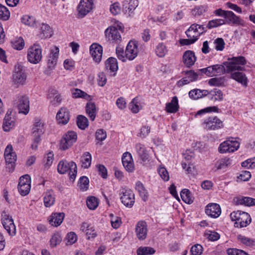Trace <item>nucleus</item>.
I'll list each match as a JSON object with an SVG mask.
<instances>
[{"mask_svg":"<svg viewBox=\"0 0 255 255\" xmlns=\"http://www.w3.org/2000/svg\"><path fill=\"white\" fill-rule=\"evenodd\" d=\"M183 157L187 161V163L184 161L181 163L182 168L185 170V174H192L194 166L191 163V161L195 157V153L192 151L187 150L183 153Z\"/></svg>","mask_w":255,"mask_h":255,"instance_id":"nucleus-8","label":"nucleus"},{"mask_svg":"<svg viewBox=\"0 0 255 255\" xmlns=\"http://www.w3.org/2000/svg\"><path fill=\"white\" fill-rule=\"evenodd\" d=\"M17 106L19 113L27 115L29 111V101L28 98L24 95L18 96Z\"/></svg>","mask_w":255,"mask_h":255,"instance_id":"nucleus-14","label":"nucleus"},{"mask_svg":"<svg viewBox=\"0 0 255 255\" xmlns=\"http://www.w3.org/2000/svg\"><path fill=\"white\" fill-rule=\"evenodd\" d=\"M252 219L249 214L242 212L239 216L238 221L235 223V227L237 228L246 227L251 222Z\"/></svg>","mask_w":255,"mask_h":255,"instance_id":"nucleus-21","label":"nucleus"},{"mask_svg":"<svg viewBox=\"0 0 255 255\" xmlns=\"http://www.w3.org/2000/svg\"><path fill=\"white\" fill-rule=\"evenodd\" d=\"M135 232L138 240L141 241L145 240L147 234L146 223L143 221L138 222L135 226Z\"/></svg>","mask_w":255,"mask_h":255,"instance_id":"nucleus-15","label":"nucleus"},{"mask_svg":"<svg viewBox=\"0 0 255 255\" xmlns=\"http://www.w3.org/2000/svg\"><path fill=\"white\" fill-rule=\"evenodd\" d=\"M59 48L55 46L50 50V53L48 59V67L51 70L54 68L57 64V59L59 56Z\"/></svg>","mask_w":255,"mask_h":255,"instance_id":"nucleus-22","label":"nucleus"},{"mask_svg":"<svg viewBox=\"0 0 255 255\" xmlns=\"http://www.w3.org/2000/svg\"><path fill=\"white\" fill-rule=\"evenodd\" d=\"M55 202V194L53 190H49L43 194V202L46 207H50Z\"/></svg>","mask_w":255,"mask_h":255,"instance_id":"nucleus-26","label":"nucleus"},{"mask_svg":"<svg viewBox=\"0 0 255 255\" xmlns=\"http://www.w3.org/2000/svg\"><path fill=\"white\" fill-rule=\"evenodd\" d=\"M240 143L234 140L232 137L222 142L218 147V151L220 153H232L237 151L240 147Z\"/></svg>","mask_w":255,"mask_h":255,"instance_id":"nucleus-4","label":"nucleus"},{"mask_svg":"<svg viewBox=\"0 0 255 255\" xmlns=\"http://www.w3.org/2000/svg\"><path fill=\"white\" fill-rule=\"evenodd\" d=\"M57 170L61 174L68 173V175H76L77 173V167L73 161H60L58 164Z\"/></svg>","mask_w":255,"mask_h":255,"instance_id":"nucleus-5","label":"nucleus"},{"mask_svg":"<svg viewBox=\"0 0 255 255\" xmlns=\"http://www.w3.org/2000/svg\"><path fill=\"white\" fill-rule=\"evenodd\" d=\"M31 185H22L18 184V190L20 194L23 196L27 195L30 191Z\"/></svg>","mask_w":255,"mask_h":255,"instance_id":"nucleus-64","label":"nucleus"},{"mask_svg":"<svg viewBox=\"0 0 255 255\" xmlns=\"http://www.w3.org/2000/svg\"><path fill=\"white\" fill-rule=\"evenodd\" d=\"M61 241L62 238L61 236L58 234H54L50 240V246L52 248H54L57 245H59Z\"/></svg>","mask_w":255,"mask_h":255,"instance_id":"nucleus-57","label":"nucleus"},{"mask_svg":"<svg viewBox=\"0 0 255 255\" xmlns=\"http://www.w3.org/2000/svg\"><path fill=\"white\" fill-rule=\"evenodd\" d=\"M1 222L4 229L10 236H14L16 234V227L13 220L5 212L1 214Z\"/></svg>","mask_w":255,"mask_h":255,"instance_id":"nucleus-10","label":"nucleus"},{"mask_svg":"<svg viewBox=\"0 0 255 255\" xmlns=\"http://www.w3.org/2000/svg\"><path fill=\"white\" fill-rule=\"evenodd\" d=\"M42 58V49L39 45L34 44L27 50V59L33 64L38 63Z\"/></svg>","mask_w":255,"mask_h":255,"instance_id":"nucleus-6","label":"nucleus"},{"mask_svg":"<svg viewBox=\"0 0 255 255\" xmlns=\"http://www.w3.org/2000/svg\"><path fill=\"white\" fill-rule=\"evenodd\" d=\"M10 12L8 8L4 5L0 4V19L6 21L10 17Z\"/></svg>","mask_w":255,"mask_h":255,"instance_id":"nucleus-48","label":"nucleus"},{"mask_svg":"<svg viewBox=\"0 0 255 255\" xmlns=\"http://www.w3.org/2000/svg\"><path fill=\"white\" fill-rule=\"evenodd\" d=\"M225 24H233L242 26H246L245 21L239 16L236 15L232 11L227 10L225 15Z\"/></svg>","mask_w":255,"mask_h":255,"instance_id":"nucleus-13","label":"nucleus"},{"mask_svg":"<svg viewBox=\"0 0 255 255\" xmlns=\"http://www.w3.org/2000/svg\"><path fill=\"white\" fill-rule=\"evenodd\" d=\"M203 249L201 245L196 244L191 247L190 253L192 255H201L203 253Z\"/></svg>","mask_w":255,"mask_h":255,"instance_id":"nucleus-62","label":"nucleus"},{"mask_svg":"<svg viewBox=\"0 0 255 255\" xmlns=\"http://www.w3.org/2000/svg\"><path fill=\"white\" fill-rule=\"evenodd\" d=\"M26 79V75L22 70L20 66H18L15 69L13 75V81L17 85H23L24 84Z\"/></svg>","mask_w":255,"mask_h":255,"instance_id":"nucleus-18","label":"nucleus"},{"mask_svg":"<svg viewBox=\"0 0 255 255\" xmlns=\"http://www.w3.org/2000/svg\"><path fill=\"white\" fill-rule=\"evenodd\" d=\"M184 63L187 67H190L194 64L196 61V57L194 53L191 51H186L183 56Z\"/></svg>","mask_w":255,"mask_h":255,"instance_id":"nucleus-28","label":"nucleus"},{"mask_svg":"<svg viewBox=\"0 0 255 255\" xmlns=\"http://www.w3.org/2000/svg\"><path fill=\"white\" fill-rule=\"evenodd\" d=\"M4 156L6 169L9 173H11L15 168V162L17 159V156L10 144H8L6 147L4 152Z\"/></svg>","mask_w":255,"mask_h":255,"instance_id":"nucleus-3","label":"nucleus"},{"mask_svg":"<svg viewBox=\"0 0 255 255\" xmlns=\"http://www.w3.org/2000/svg\"><path fill=\"white\" fill-rule=\"evenodd\" d=\"M226 67V73H231V78L237 81L245 87L248 86V78L241 71H245L243 66L247 64L245 57L239 56L228 58V61L224 62Z\"/></svg>","mask_w":255,"mask_h":255,"instance_id":"nucleus-1","label":"nucleus"},{"mask_svg":"<svg viewBox=\"0 0 255 255\" xmlns=\"http://www.w3.org/2000/svg\"><path fill=\"white\" fill-rule=\"evenodd\" d=\"M204 236L210 241H217L220 238V235L215 232L207 231L204 234Z\"/></svg>","mask_w":255,"mask_h":255,"instance_id":"nucleus-55","label":"nucleus"},{"mask_svg":"<svg viewBox=\"0 0 255 255\" xmlns=\"http://www.w3.org/2000/svg\"><path fill=\"white\" fill-rule=\"evenodd\" d=\"M106 68L110 72H113V75L118 69V62L116 58L114 57L109 58L105 62Z\"/></svg>","mask_w":255,"mask_h":255,"instance_id":"nucleus-30","label":"nucleus"},{"mask_svg":"<svg viewBox=\"0 0 255 255\" xmlns=\"http://www.w3.org/2000/svg\"><path fill=\"white\" fill-rule=\"evenodd\" d=\"M94 0H81L78 7L79 14L85 16L92 9Z\"/></svg>","mask_w":255,"mask_h":255,"instance_id":"nucleus-16","label":"nucleus"},{"mask_svg":"<svg viewBox=\"0 0 255 255\" xmlns=\"http://www.w3.org/2000/svg\"><path fill=\"white\" fill-rule=\"evenodd\" d=\"M107 77L103 72H100L98 74L97 81L99 86L104 87L107 83Z\"/></svg>","mask_w":255,"mask_h":255,"instance_id":"nucleus-58","label":"nucleus"},{"mask_svg":"<svg viewBox=\"0 0 255 255\" xmlns=\"http://www.w3.org/2000/svg\"><path fill=\"white\" fill-rule=\"evenodd\" d=\"M54 160V154L52 151H49L44 158V166L45 168H49Z\"/></svg>","mask_w":255,"mask_h":255,"instance_id":"nucleus-52","label":"nucleus"},{"mask_svg":"<svg viewBox=\"0 0 255 255\" xmlns=\"http://www.w3.org/2000/svg\"><path fill=\"white\" fill-rule=\"evenodd\" d=\"M116 52L117 57L122 62L132 61L137 56L139 52L138 42L135 40H130L128 42L125 51L122 47L118 46Z\"/></svg>","mask_w":255,"mask_h":255,"instance_id":"nucleus-2","label":"nucleus"},{"mask_svg":"<svg viewBox=\"0 0 255 255\" xmlns=\"http://www.w3.org/2000/svg\"><path fill=\"white\" fill-rule=\"evenodd\" d=\"M202 125L203 128L207 130H217L224 127L223 121L216 116L205 119Z\"/></svg>","mask_w":255,"mask_h":255,"instance_id":"nucleus-7","label":"nucleus"},{"mask_svg":"<svg viewBox=\"0 0 255 255\" xmlns=\"http://www.w3.org/2000/svg\"><path fill=\"white\" fill-rule=\"evenodd\" d=\"M219 108L216 106L209 107H207L205 109H202L201 110H199L196 114L195 116H196L198 115H201L202 114L207 113H212V112L219 113Z\"/></svg>","mask_w":255,"mask_h":255,"instance_id":"nucleus-56","label":"nucleus"},{"mask_svg":"<svg viewBox=\"0 0 255 255\" xmlns=\"http://www.w3.org/2000/svg\"><path fill=\"white\" fill-rule=\"evenodd\" d=\"M237 239L240 243L247 246L252 247L255 245V242L254 240L244 236L239 235Z\"/></svg>","mask_w":255,"mask_h":255,"instance_id":"nucleus-49","label":"nucleus"},{"mask_svg":"<svg viewBox=\"0 0 255 255\" xmlns=\"http://www.w3.org/2000/svg\"><path fill=\"white\" fill-rule=\"evenodd\" d=\"M207 96L210 100L214 102L222 101L223 100V93L222 91L216 88L208 91Z\"/></svg>","mask_w":255,"mask_h":255,"instance_id":"nucleus-29","label":"nucleus"},{"mask_svg":"<svg viewBox=\"0 0 255 255\" xmlns=\"http://www.w3.org/2000/svg\"><path fill=\"white\" fill-rule=\"evenodd\" d=\"M232 164V160L230 158L225 157L218 160L215 166L217 169H221L226 168Z\"/></svg>","mask_w":255,"mask_h":255,"instance_id":"nucleus-44","label":"nucleus"},{"mask_svg":"<svg viewBox=\"0 0 255 255\" xmlns=\"http://www.w3.org/2000/svg\"><path fill=\"white\" fill-rule=\"evenodd\" d=\"M14 124L15 121L14 118L9 115L7 112L3 120L2 126L3 130L5 131H9L14 127Z\"/></svg>","mask_w":255,"mask_h":255,"instance_id":"nucleus-31","label":"nucleus"},{"mask_svg":"<svg viewBox=\"0 0 255 255\" xmlns=\"http://www.w3.org/2000/svg\"><path fill=\"white\" fill-rule=\"evenodd\" d=\"M129 109L133 113H137L139 110V104L137 102V99L135 98L129 104Z\"/></svg>","mask_w":255,"mask_h":255,"instance_id":"nucleus-63","label":"nucleus"},{"mask_svg":"<svg viewBox=\"0 0 255 255\" xmlns=\"http://www.w3.org/2000/svg\"><path fill=\"white\" fill-rule=\"evenodd\" d=\"M137 0H124L123 1V8L126 12L132 11L138 5Z\"/></svg>","mask_w":255,"mask_h":255,"instance_id":"nucleus-36","label":"nucleus"},{"mask_svg":"<svg viewBox=\"0 0 255 255\" xmlns=\"http://www.w3.org/2000/svg\"><path fill=\"white\" fill-rule=\"evenodd\" d=\"M77 125L79 128L85 129L88 127L89 122L85 116L79 115L77 118Z\"/></svg>","mask_w":255,"mask_h":255,"instance_id":"nucleus-46","label":"nucleus"},{"mask_svg":"<svg viewBox=\"0 0 255 255\" xmlns=\"http://www.w3.org/2000/svg\"><path fill=\"white\" fill-rule=\"evenodd\" d=\"M77 138V135L74 131H68L62 137L60 141V149L65 150L71 147Z\"/></svg>","mask_w":255,"mask_h":255,"instance_id":"nucleus-11","label":"nucleus"},{"mask_svg":"<svg viewBox=\"0 0 255 255\" xmlns=\"http://www.w3.org/2000/svg\"><path fill=\"white\" fill-rule=\"evenodd\" d=\"M48 98L52 99L51 102L53 105H58L61 102V97L60 94L58 93L56 90L51 88L49 90L48 94Z\"/></svg>","mask_w":255,"mask_h":255,"instance_id":"nucleus-33","label":"nucleus"},{"mask_svg":"<svg viewBox=\"0 0 255 255\" xmlns=\"http://www.w3.org/2000/svg\"><path fill=\"white\" fill-rule=\"evenodd\" d=\"M239 203L241 204L247 206H254L255 205V199L249 197H244L239 201Z\"/></svg>","mask_w":255,"mask_h":255,"instance_id":"nucleus-60","label":"nucleus"},{"mask_svg":"<svg viewBox=\"0 0 255 255\" xmlns=\"http://www.w3.org/2000/svg\"><path fill=\"white\" fill-rule=\"evenodd\" d=\"M89 180L87 176H81L79 181L78 186L81 190L87 191L89 188Z\"/></svg>","mask_w":255,"mask_h":255,"instance_id":"nucleus-47","label":"nucleus"},{"mask_svg":"<svg viewBox=\"0 0 255 255\" xmlns=\"http://www.w3.org/2000/svg\"><path fill=\"white\" fill-rule=\"evenodd\" d=\"M52 30L48 24L42 23L40 27L39 36L41 38L50 37L52 35Z\"/></svg>","mask_w":255,"mask_h":255,"instance_id":"nucleus-38","label":"nucleus"},{"mask_svg":"<svg viewBox=\"0 0 255 255\" xmlns=\"http://www.w3.org/2000/svg\"><path fill=\"white\" fill-rule=\"evenodd\" d=\"M121 200L122 203L127 207L131 208L134 204V194L128 189H122L121 191Z\"/></svg>","mask_w":255,"mask_h":255,"instance_id":"nucleus-12","label":"nucleus"},{"mask_svg":"<svg viewBox=\"0 0 255 255\" xmlns=\"http://www.w3.org/2000/svg\"><path fill=\"white\" fill-rule=\"evenodd\" d=\"M56 119L59 124H67L70 119L69 111L65 108H61L56 115Z\"/></svg>","mask_w":255,"mask_h":255,"instance_id":"nucleus-25","label":"nucleus"},{"mask_svg":"<svg viewBox=\"0 0 255 255\" xmlns=\"http://www.w3.org/2000/svg\"><path fill=\"white\" fill-rule=\"evenodd\" d=\"M205 213L208 216L216 218L221 214V208L218 204L210 203L206 206Z\"/></svg>","mask_w":255,"mask_h":255,"instance_id":"nucleus-20","label":"nucleus"},{"mask_svg":"<svg viewBox=\"0 0 255 255\" xmlns=\"http://www.w3.org/2000/svg\"><path fill=\"white\" fill-rule=\"evenodd\" d=\"M86 111L90 119L92 121H94L95 119L97 112L95 103L91 102H88L86 106Z\"/></svg>","mask_w":255,"mask_h":255,"instance_id":"nucleus-34","label":"nucleus"},{"mask_svg":"<svg viewBox=\"0 0 255 255\" xmlns=\"http://www.w3.org/2000/svg\"><path fill=\"white\" fill-rule=\"evenodd\" d=\"M155 53L156 55L160 58L165 57L168 52V49L164 43L160 42L157 44L155 48Z\"/></svg>","mask_w":255,"mask_h":255,"instance_id":"nucleus-37","label":"nucleus"},{"mask_svg":"<svg viewBox=\"0 0 255 255\" xmlns=\"http://www.w3.org/2000/svg\"><path fill=\"white\" fill-rule=\"evenodd\" d=\"M72 97L74 98H83L90 101L91 97L83 91L79 89H74L72 91Z\"/></svg>","mask_w":255,"mask_h":255,"instance_id":"nucleus-41","label":"nucleus"},{"mask_svg":"<svg viewBox=\"0 0 255 255\" xmlns=\"http://www.w3.org/2000/svg\"><path fill=\"white\" fill-rule=\"evenodd\" d=\"M111 218V224L112 227L114 229H118L122 224V221L120 217L114 216L113 214H110Z\"/></svg>","mask_w":255,"mask_h":255,"instance_id":"nucleus-53","label":"nucleus"},{"mask_svg":"<svg viewBox=\"0 0 255 255\" xmlns=\"http://www.w3.org/2000/svg\"><path fill=\"white\" fill-rule=\"evenodd\" d=\"M135 190L138 192L139 195L142 200L146 202L148 200L149 194L148 191L145 189L143 184L140 181L136 182L135 186Z\"/></svg>","mask_w":255,"mask_h":255,"instance_id":"nucleus-27","label":"nucleus"},{"mask_svg":"<svg viewBox=\"0 0 255 255\" xmlns=\"http://www.w3.org/2000/svg\"><path fill=\"white\" fill-rule=\"evenodd\" d=\"M224 24H225V20H224V19L217 18L210 20L208 23L207 27L208 29H211Z\"/></svg>","mask_w":255,"mask_h":255,"instance_id":"nucleus-51","label":"nucleus"},{"mask_svg":"<svg viewBox=\"0 0 255 255\" xmlns=\"http://www.w3.org/2000/svg\"><path fill=\"white\" fill-rule=\"evenodd\" d=\"M12 47L16 50H20L22 49L24 46V41L22 37L16 38L11 42Z\"/></svg>","mask_w":255,"mask_h":255,"instance_id":"nucleus-54","label":"nucleus"},{"mask_svg":"<svg viewBox=\"0 0 255 255\" xmlns=\"http://www.w3.org/2000/svg\"><path fill=\"white\" fill-rule=\"evenodd\" d=\"M155 252V250L150 247H140L136 250L137 255H152Z\"/></svg>","mask_w":255,"mask_h":255,"instance_id":"nucleus-43","label":"nucleus"},{"mask_svg":"<svg viewBox=\"0 0 255 255\" xmlns=\"http://www.w3.org/2000/svg\"><path fill=\"white\" fill-rule=\"evenodd\" d=\"M65 217V214L61 213H52L49 217V224L53 227H58L63 222Z\"/></svg>","mask_w":255,"mask_h":255,"instance_id":"nucleus-24","label":"nucleus"},{"mask_svg":"<svg viewBox=\"0 0 255 255\" xmlns=\"http://www.w3.org/2000/svg\"><path fill=\"white\" fill-rule=\"evenodd\" d=\"M99 199L94 196L88 197L86 201L87 207L89 209L92 210H94L97 208L99 205Z\"/></svg>","mask_w":255,"mask_h":255,"instance_id":"nucleus-45","label":"nucleus"},{"mask_svg":"<svg viewBox=\"0 0 255 255\" xmlns=\"http://www.w3.org/2000/svg\"><path fill=\"white\" fill-rule=\"evenodd\" d=\"M208 93V91L207 90H201L199 89H194L190 91L189 92V97L194 99H198L199 98H202V97L207 96V94Z\"/></svg>","mask_w":255,"mask_h":255,"instance_id":"nucleus-40","label":"nucleus"},{"mask_svg":"<svg viewBox=\"0 0 255 255\" xmlns=\"http://www.w3.org/2000/svg\"><path fill=\"white\" fill-rule=\"evenodd\" d=\"M92 156L89 152H85L81 157V166L84 168H88L91 164Z\"/></svg>","mask_w":255,"mask_h":255,"instance_id":"nucleus-39","label":"nucleus"},{"mask_svg":"<svg viewBox=\"0 0 255 255\" xmlns=\"http://www.w3.org/2000/svg\"><path fill=\"white\" fill-rule=\"evenodd\" d=\"M191 30H193L196 33H199V36L203 32L206 31V28L203 25H199L198 24H193L189 27Z\"/></svg>","mask_w":255,"mask_h":255,"instance_id":"nucleus-61","label":"nucleus"},{"mask_svg":"<svg viewBox=\"0 0 255 255\" xmlns=\"http://www.w3.org/2000/svg\"><path fill=\"white\" fill-rule=\"evenodd\" d=\"M43 124L40 120H36L32 128V136L34 137L35 142L38 143L40 141V135L43 133Z\"/></svg>","mask_w":255,"mask_h":255,"instance_id":"nucleus-23","label":"nucleus"},{"mask_svg":"<svg viewBox=\"0 0 255 255\" xmlns=\"http://www.w3.org/2000/svg\"><path fill=\"white\" fill-rule=\"evenodd\" d=\"M202 73L208 77H213L221 75L226 72V66L216 64L200 70Z\"/></svg>","mask_w":255,"mask_h":255,"instance_id":"nucleus-9","label":"nucleus"},{"mask_svg":"<svg viewBox=\"0 0 255 255\" xmlns=\"http://www.w3.org/2000/svg\"><path fill=\"white\" fill-rule=\"evenodd\" d=\"M21 22L25 25L34 27L36 25V19L33 17L28 15H25L21 18Z\"/></svg>","mask_w":255,"mask_h":255,"instance_id":"nucleus-50","label":"nucleus"},{"mask_svg":"<svg viewBox=\"0 0 255 255\" xmlns=\"http://www.w3.org/2000/svg\"><path fill=\"white\" fill-rule=\"evenodd\" d=\"M208 84L210 86H223L224 85V81L221 78H213L209 80Z\"/></svg>","mask_w":255,"mask_h":255,"instance_id":"nucleus-59","label":"nucleus"},{"mask_svg":"<svg viewBox=\"0 0 255 255\" xmlns=\"http://www.w3.org/2000/svg\"><path fill=\"white\" fill-rule=\"evenodd\" d=\"M166 111L169 113H175L178 111V100L176 96L172 98L170 103L166 104Z\"/></svg>","mask_w":255,"mask_h":255,"instance_id":"nucleus-32","label":"nucleus"},{"mask_svg":"<svg viewBox=\"0 0 255 255\" xmlns=\"http://www.w3.org/2000/svg\"><path fill=\"white\" fill-rule=\"evenodd\" d=\"M136 151L142 161H145L148 158V152L143 144L138 143L135 145Z\"/></svg>","mask_w":255,"mask_h":255,"instance_id":"nucleus-35","label":"nucleus"},{"mask_svg":"<svg viewBox=\"0 0 255 255\" xmlns=\"http://www.w3.org/2000/svg\"><path fill=\"white\" fill-rule=\"evenodd\" d=\"M90 52L96 62L99 63L101 61L103 48L100 45L97 43L92 44L90 47Z\"/></svg>","mask_w":255,"mask_h":255,"instance_id":"nucleus-19","label":"nucleus"},{"mask_svg":"<svg viewBox=\"0 0 255 255\" xmlns=\"http://www.w3.org/2000/svg\"><path fill=\"white\" fill-rule=\"evenodd\" d=\"M180 196L182 200L186 203L190 204L193 202L191 193L187 189H184L181 191Z\"/></svg>","mask_w":255,"mask_h":255,"instance_id":"nucleus-42","label":"nucleus"},{"mask_svg":"<svg viewBox=\"0 0 255 255\" xmlns=\"http://www.w3.org/2000/svg\"><path fill=\"white\" fill-rule=\"evenodd\" d=\"M105 35L109 40L120 43L122 41L121 32L114 27H108L105 31Z\"/></svg>","mask_w":255,"mask_h":255,"instance_id":"nucleus-17","label":"nucleus"}]
</instances>
